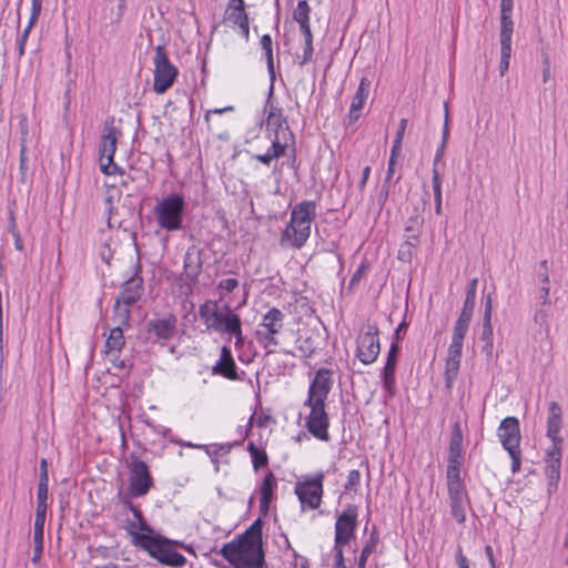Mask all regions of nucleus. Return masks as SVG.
Wrapping results in <instances>:
<instances>
[{
    "mask_svg": "<svg viewBox=\"0 0 568 568\" xmlns=\"http://www.w3.org/2000/svg\"><path fill=\"white\" fill-rule=\"evenodd\" d=\"M138 547L145 550L150 557L158 560L160 564L173 568H181L185 566L186 558L179 551L175 550V546H181L191 550V547L184 546L183 542H179L169 539L162 535L151 536H136Z\"/></svg>",
    "mask_w": 568,
    "mask_h": 568,
    "instance_id": "obj_1",
    "label": "nucleus"
},
{
    "mask_svg": "<svg viewBox=\"0 0 568 568\" xmlns=\"http://www.w3.org/2000/svg\"><path fill=\"white\" fill-rule=\"evenodd\" d=\"M199 316L205 325V332L221 335H226L241 321L229 304L220 305L214 300H206L199 306Z\"/></svg>",
    "mask_w": 568,
    "mask_h": 568,
    "instance_id": "obj_2",
    "label": "nucleus"
},
{
    "mask_svg": "<svg viewBox=\"0 0 568 568\" xmlns=\"http://www.w3.org/2000/svg\"><path fill=\"white\" fill-rule=\"evenodd\" d=\"M184 211V196L174 192L162 197L153 207L158 226L166 232H175L183 229Z\"/></svg>",
    "mask_w": 568,
    "mask_h": 568,
    "instance_id": "obj_3",
    "label": "nucleus"
},
{
    "mask_svg": "<svg viewBox=\"0 0 568 568\" xmlns=\"http://www.w3.org/2000/svg\"><path fill=\"white\" fill-rule=\"evenodd\" d=\"M115 119L108 116L103 123L99 155L100 169L105 175L123 174L124 171L114 163V154L116 152L118 140L122 136L120 128L114 125Z\"/></svg>",
    "mask_w": 568,
    "mask_h": 568,
    "instance_id": "obj_4",
    "label": "nucleus"
},
{
    "mask_svg": "<svg viewBox=\"0 0 568 568\" xmlns=\"http://www.w3.org/2000/svg\"><path fill=\"white\" fill-rule=\"evenodd\" d=\"M144 292V280L142 277V265L138 261L133 265L132 275L126 278L121 285L120 295L115 300L114 308L121 310V304L124 305L122 316L125 321L129 320L131 307L136 304L142 297Z\"/></svg>",
    "mask_w": 568,
    "mask_h": 568,
    "instance_id": "obj_5",
    "label": "nucleus"
},
{
    "mask_svg": "<svg viewBox=\"0 0 568 568\" xmlns=\"http://www.w3.org/2000/svg\"><path fill=\"white\" fill-rule=\"evenodd\" d=\"M285 314L277 307H271L263 316L255 331L257 343L265 349L280 344L277 335L284 328Z\"/></svg>",
    "mask_w": 568,
    "mask_h": 568,
    "instance_id": "obj_6",
    "label": "nucleus"
},
{
    "mask_svg": "<svg viewBox=\"0 0 568 568\" xmlns=\"http://www.w3.org/2000/svg\"><path fill=\"white\" fill-rule=\"evenodd\" d=\"M153 63V91L158 94H163L173 85L179 75V70L169 60L163 45H156Z\"/></svg>",
    "mask_w": 568,
    "mask_h": 568,
    "instance_id": "obj_7",
    "label": "nucleus"
},
{
    "mask_svg": "<svg viewBox=\"0 0 568 568\" xmlns=\"http://www.w3.org/2000/svg\"><path fill=\"white\" fill-rule=\"evenodd\" d=\"M129 465V495L131 497H142L149 494L154 485L148 464L136 455H131Z\"/></svg>",
    "mask_w": 568,
    "mask_h": 568,
    "instance_id": "obj_8",
    "label": "nucleus"
},
{
    "mask_svg": "<svg viewBox=\"0 0 568 568\" xmlns=\"http://www.w3.org/2000/svg\"><path fill=\"white\" fill-rule=\"evenodd\" d=\"M324 473L320 471L312 477H305L304 480L296 483L295 494L302 505L310 509H317L321 506L322 497L324 494Z\"/></svg>",
    "mask_w": 568,
    "mask_h": 568,
    "instance_id": "obj_9",
    "label": "nucleus"
},
{
    "mask_svg": "<svg viewBox=\"0 0 568 568\" xmlns=\"http://www.w3.org/2000/svg\"><path fill=\"white\" fill-rule=\"evenodd\" d=\"M358 507L348 504L337 516L335 521V538L333 549H343L352 539L355 538L357 528Z\"/></svg>",
    "mask_w": 568,
    "mask_h": 568,
    "instance_id": "obj_10",
    "label": "nucleus"
},
{
    "mask_svg": "<svg viewBox=\"0 0 568 568\" xmlns=\"http://www.w3.org/2000/svg\"><path fill=\"white\" fill-rule=\"evenodd\" d=\"M379 331L374 324H367L365 331L357 336L356 356L364 364H373L381 352Z\"/></svg>",
    "mask_w": 568,
    "mask_h": 568,
    "instance_id": "obj_11",
    "label": "nucleus"
},
{
    "mask_svg": "<svg viewBox=\"0 0 568 568\" xmlns=\"http://www.w3.org/2000/svg\"><path fill=\"white\" fill-rule=\"evenodd\" d=\"M225 560L234 568L240 566H260L262 560H257V556L242 539L232 540L222 546L219 551Z\"/></svg>",
    "mask_w": 568,
    "mask_h": 568,
    "instance_id": "obj_12",
    "label": "nucleus"
},
{
    "mask_svg": "<svg viewBox=\"0 0 568 568\" xmlns=\"http://www.w3.org/2000/svg\"><path fill=\"white\" fill-rule=\"evenodd\" d=\"M304 405L311 408L310 415L306 419L307 430L320 440H329V418L325 410V403L316 400V403H304Z\"/></svg>",
    "mask_w": 568,
    "mask_h": 568,
    "instance_id": "obj_13",
    "label": "nucleus"
},
{
    "mask_svg": "<svg viewBox=\"0 0 568 568\" xmlns=\"http://www.w3.org/2000/svg\"><path fill=\"white\" fill-rule=\"evenodd\" d=\"M274 94V85H270L268 95L265 103V111L267 112L266 128L273 130L274 135L277 134L282 140L287 141V136L293 138V133L290 130L287 119L283 114V110L273 104L272 98Z\"/></svg>",
    "mask_w": 568,
    "mask_h": 568,
    "instance_id": "obj_14",
    "label": "nucleus"
},
{
    "mask_svg": "<svg viewBox=\"0 0 568 568\" xmlns=\"http://www.w3.org/2000/svg\"><path fill=\"white\" fill-rule=\"evenodd\" d=\"M178 318L173 313L146 322L145 331L152 343L171 339L176 332Z\"/></svg>",
    "mask_w": 568,
    "mask_h": 568,
    "instance_id": "obj_15",
    "label": "nucleus"
},
{
    "mask_svg": "<svg viewBox=\"0 0 568 568\" xmlns=\"http://www.w3.org/2000/svg\"><path fill=\"white\" fill-rule=\"evenodd\" d=\"M333 383V371L325 367L318 368L310 384L305 404L316 403V400L325 403L332 390Z\"/></svg>",
    "mask_w": 568,
    "mask_h": 568,
    "instance_id": "obj_16",
    "label": "nucleus"
},
{
    "mask_svg": "<svg viewBox=\"0 0 568 568\" xmlns=\"http://www.w3.org/2000/svg\"><path fill=\"white\" fill-rule=\"evenodd\" d=\"M398 353L399 345L397 344V342H393L388 349L386 362L381 374L383 387L388 398H392L396 395L395 371Z\"/></svg>",
    "mask_w": 568,
    "mask_h": 568,
    "instance_id": "obj_17",
    "label": "nucleus"
},
{
    "mask_svg": "<svg viewBox=\"0 0 568 568\" xmlns=\"http://www.w3.org/2000/svg\"><path fill=\"white\" fill-rule=\"evenodd\" d=\"M203 251L196 245H191L187 247L184 260H183V268L185 282L189 285H194L199 282V276L202 272L203 267Z\"/></svg>",
    "mask_w": 568,
    "mask_h": 568,
    "instance_id": "obj_18",
    "label": "nucleus"
},
{
    "mask_svg": "<svg viewBox=\"0 0 568 568\" xmlns=\"http://www.w3.org/2000/svg\"><path fill=\"white\" fill-rule=\"evenodd\" d=\"M498 437L504 449L520 447L519 420L514 416L504 418L498 428Z\"/></svg>",
    "mask_w": 568,
    "mask_h": 568,
    "instance_id": "obj_19",
    "label": "nucleus"
},
{
    "mask_svg": "<svg viewBox=\"0 0 568 568\" xmlns=\"http://www.w3.org/2000/svg\"><path fill=\"white\" fill-rule=\"evenodd\" d=\"M545 475L547 477L548 491L556 490L560 479L561 446H551L546 454Z\"/></svg>",
    "mask_w": 568,
    "mask_h": 568,
    "instance_id": "obj_20",
    "label": "nucleus"
},
{
    "mask_svg": "<svg viewBox=\"0 0 568 568\" xmlns=\"http://www.w3.org/2000/svg\"><path fill=\"white\" fill-rule=\"evenodd\" d=\"M212 374L219 375L230 381H237V366L233 358L232 351L229 346L221 347L220 358L212 367Z\"/></svg>",
    "mask_w": 568,
    "mask_h": 568,
    "instance_id": "obj_21",
    "label": "nucleus"
},
{
    "mask_svg": "<svg viewBox=\"0 0 568 568\" xmlns=\"http://www.w3.org/2000/svg\"><path fill=\"white\" fill-rule=\"evenodd\" d=\"M562 426V410L557 402H551L548 408L547 436L551 439L552 446H561L562 438L559 432Z\"/></svg>",
    "mask_w": 568,
    "mask_h": 568,
    "instance_id": "obj_22",
    "label": "nucleus"
},
{
    "mask_svg": "<svg viewBox=\"0 0 568 568\" xmlns=\"http://www.w3.org/2000/svg\"><path fill=\"white\" fill-rule=\"evenodd\" d=\"M311 235V224H287L282 232L281 244L284 245L286 241L295 248L304 246Z\"/></svg>",
    "mask_w": 568,
    "mask_h": 568,
    "instance_id": "obj_23",
    "label": "nucleus"
},
{
    "mask_svg": "<svg viewBox=\"0 0 568 568\" xmlns=\"http://www.w3.org/2000/svg\"><path fill=\"white\" fill-rule=\"evenodd\" d=\"M450 514L458 524L466 520V509L469 507V497L466 489L448 491Z\"/></svg>",
    "mask_w": 568,
    "mask_h": 568,
    "instance_id": "obj_24",
    "label": "nucleus"
},
{
    "mask_svg": "<svg viewBox=\"0 0 568 568\" xmlns=\"http://www.w3.org/2000/svg\"><path fill=\"white\" fill-rule=\"evenodd\" d=\"M262 527L263 520L261 517L255 519V521L247 528V530L243 534L241 539L245 541L247 546H251V549L254 551V555L257 556V560H264V551L262 547Z\"/></svg>",
    "mask_w": 568,
    "mask_h": 568,
    "instance_id": "obj_25",
    "label": "nucleus"
},
{
    "mask_svg": "<svg viewBox=\"0 0 568 568\" xmlns=\"http://www.w3.org/2000/svg\"><path fill=\"white\" fill-rule=\"evenodd\" d=\"M369 89L371 81L367 78H362L349 106L348 118L351 122H355L359 119V111L363 109L364 103L368 98Z\"/></svg>",
    "mask_w": 568,
    "mask_h": 568,
    "instance_id": "obj_26",
    "label": "nucleus"
},
{
    "mask_svg": "<svg viewBox=\"0 0 568 568\" xmlns=\"http://www.w3.org/2000/svg\"><path fill=\"white\" fill-rule=\"evenodd\" d=\"M316 216V204L313 201H303L294 206L288 224H312Z\"/></svg>",
    "mask_w": 568,
    "mask_h": 568,
    "instance_id": "obj_27",
    "label": "nucleus"
},
{
    "mask_svg": "<svg viewBox=\"0 0 568 568\" xmlns=\"http://www.w3.org/2000/svg\"><path fill=\"white\" fill-rule=\"evenodd\" d=\"M424 225V217L422 214L416 213L408 217L405 223V246L415 247L419 243Z\"/></svg>",
    "mask_w": 568,
    "mask_h": 568,
    "instance_id": "obj_28",
    "label": "nucleus"
},
{
    "mask_svg": "<svg viewBox=\"0 0 568 568\" xmlns=\"http://www.w3.org/2000/svg\"><path fill=\"white\" fill-rule=\"evenodd\" d=\"M321 341L322 337L318 331H310L296 339L297 349L302 353L303 357L310 358L320 348Z\"/></svg>",
    "mask_w": 568,
    "mask_h": 568,
    "instance_id": "obj_29",
    "label": "nucleus"
},
{
    "mask_svg": "<svg viewBox=\"0 0 568 568\" xmlns=\"http://www.w3.org/2000/svg\"><path fill=\"white\" fill-rule=\"evenodd\" d=\"M287 148V141L282 140L281 136L275 134L272 139L271 146L266 150L264 154H254L253 159L263 163L264 165H270L271 162L275 159H278L285 154Z\"/></svg>",
    "mask_w": 568,
    "mask_h": 568,
    "instance_id": "obj_30",
    "label": "nucleus"
},
{
    "mask_svg": "<svg viewBox=\"0 0 568 568\" xmlns=\"http://www.w3.org/2000/svg\"><path fill=\"white\" fill-rule=\"evenodd\" d=\"M463 442H464V435H463L462 423L459 420H456L453 424L452 432H450L447 459L464 460Z\"/></svg>",
    "mask_w": 568,
    "mask_h": 568,
    "instance_id": "obj_31",
    "label": "nucleus"
},
{
    "mask_svg": "<svg viewBox=\"0 0 568 568\" xmlns=\"http://www.w3.org/2000/svg\"><path fill=\"white\" fill-rule=\"evenodd\" d=\"M463 462L459 459H447V491L466 489L465 483L460 477Z\"/></svg>",
    "mask_w": 568,
    "mask_h": 568,
    "instance_id": "obj_32",
    "label": "nucleus"
},
{
    "mask_svg": "<svg viewBox=\"0 0 568 568\" xmlns=\"http://www.w3.org/2000/svg\"><path fill=\"white\" fill-rule=\"evenodd\" d=\"M125 345L123 331L120 326L114 327L110 331V334L105 341V353L109 355L119 354Z\"/></svg>",
    "mask_w": 568,
    "mask_h": 568,
    "instance_id": "obj_33",
    "label": "nucleus"
},
{
    "mask_svg": "<svg viewBox=\"0 0 568 568\" xmlns=\"http://www.w3.org/2000/svg\"><path fill=\"white\" fill-rule=\"evenodd\" d=\"M481 353L488 359H493L494 357V333H493V324L491 323H483V332L480 334Z\"/></svg>",
    "mask_w": 568,
    "mask_h": 568,
    "instance_id": "obj_34",
    "label": "nucleus"
},
{
    "mask_svg": "<svg viewBox=\"0 0 568 568\" xmlns=\"http://www.w3.org/2000/svg\"><path fill=\"white\" fill-rule=\"evenodd\" d=\"M225 20L231 22L233 26H239L248 20L245 7H235L233 3H229L225 10Z\"/></svg>",
    "mask_w": 568,
    "mask_h": 568,
    "instance_id": "obj_35",
    "label": "nucleus"
},
{
    "mask_svg": "<svg viewBox=\"0 0 568 568\" xmlns=\"http://www.w3.org/2000/svg\"><path fill=\"white\" fill-rule=\"evenodd\" d=\"M200 449H203L211 458L212 463H216L219 456L227 455L233 444H210V445H197Z\"/></svg>",
    "mask_w": 568,
    "mask_h": 568,
    "instance_id": "obj_36",
    "label": "nucleus"
},
{
    "mask_svg": "<svg viewBox=\"0 0 568 568\" xmlns=\"http://www.w3.org/2000/svg\"><path fill=\"white\" fill-rule=\"evenodd\" d=\"M432 185H433V192H434V202H435V213L437 215L442 214V176L437 169L432 170Z\"/></svg>",
    "mask_w": 568,
    "mask_h": 568,
    "instance_id": "obj_37",
    "label": "nucleus"
},
{
    "mask_svg": "<svg viewBox=\"0 0 568 568\" xmlns=\"http://www.w3.org/2000/svg\"><path fill=\"white\" fill-rule=\"evenodd\" d=\"M43 535H44V524L42 523H34V530H33V542H34V549H33V557L32 561L37 562L43 552Z\"/></svg>",
    "mask_w": 568,
    "mask_h": 568,
    "instance_id": "obj_38",
    "label": "nucleus"
},
{
    "mask_svg": "<svg viewBox=\"0 0 568 568\" xmlns=\"http://www.w3.org/2000/svg\"><path fill=\"white\" fill-rule=\"evenodd\" d=\"M511 58V39H500V62L499 72L504 77L509 69Z\"/></svg>",
    "mask_w": 568,
    "mask_h": 568,
    "instance_id": "obj_39",
    "label": "nucleus"
},
{
    "mask_svg": "<svg viewBox=\"0 0 568 568\" xmlns=\"http://www.w3.org/2000/svg\"><path fill=\"white\" fill-rule=\"evenodd\" d=\"M459 366L460 359L446 358L444 377L447 388H450L453 386V383L457 377Z\"/></svg>",
    "mask_w": 568,
    "mask_h": 568,
    "instance_id": "obj_40",
    "label": "nucleus"
},
{
    "mask_svg": "<svg viewBox=\"0 0 568 568\" xmlns=\"http://www.w3.org/2000/svg\"><path fill=\"white\" fill-rule=\"evenodd\" d=\"M377 544H378V536L373 532L369 537V540L365 544V546L363 547V549L361 551L358 562H357V568L366 567L367 559L371 556V554L376 549Z\"/></svg>",
    "mask_w": 568,
    "mask_h": 568,
    "instance_id": "obj_41",
    "label": "nucleus"
},
{
    "mask_svg": "<svg viewBox=\"0 0 568 568\" xmlns=\"http://www.w3.org/2000/svg\"><path fill=\"white\" fill-rule=\"evenodd\" d=\"M277 486L276 478L272 471H268L262 481L260 487L261 498L273 499L274 490Z\"/></svg>",
    "mask_w": 568,
    "mask_h": 568,
    "instance_id": "obj_42",
    "label": "nucleus"
},
{
    "mask_svg": "<svg viewBox=\"0 0 568 568\" xmlns=\"http://www.w3.org/2000/svg\"><path fill=\"white\" fill-rule=\"evenodd\" d=\"M311 14V7L306 0H300L293 11V20L300 24L308 23Z\"/></svg>",
    "mask_w": 568,
    "mask_h": 568,
    "instance_id": "obj_43",
    "label": "nucleus"
},
{
    "mask_svg": "<svg viewBox=\"0 0 568 568\" xmlns=\"http://www.w3.org/2000/svg\"><path fill=\"white\" fill-rule=\"evenodd\" d=\"M538 278L540 282L539 287V298L541 301L542 306H550L551 302L549 298L550 285H549V274L547 272H539Z\"/></svg>",
    "mask_w": 568,
    "mask_h": 568,
    "instance_id": "obj_44",
    "label": "nucleus"
},
{
    "mask_svg": "<svg viewBox=\"0 0 568 568\" xmlns=\"http://www.w3.org/2000/svg\"><path fill=\"white\" fill-rule=\"evenodd\" d=\"M361 485V473L357 469H352L347 475V480L344 485V493H357Z\"/></svg>",
    "mask_w": 568,
    "mask_h": 568,
    "instance_id": "obj_45",
    "label": "nucleus"
},
{
    "mask_svg": "<svg viewBox=\"0 0 568 568\" xmlns=\"http://www.w3.org/2000/svg\"><path fill=\"white\" fill-rule=\"evenodd\" d=\"M514 32V22L511 14H500V39H511Z\"/></svg>",
    "mask_w": 568,
    "mask_h": 568,
    "instance_id": "obj_46",
    "label": "nucleus"
},
{
    "mask_svg": "<svg viewBox=\"0 0 568 568\" xmlns=\"http://www.w3.org/2000/svg\"><path fill=\"white\" fill-rule=\"evenodd\" d=\"M470 322H471V320L458 316V318L454 325L452 338L465 339V336L468 332Z\"/></svg>",
    "mask_w": 568,
    "mask_h": 568,
    "instance_id": "obj_47",
    "label": "nucleus"
},
{
    "mask_svg": "<svg viewBox=\"0 0 568 568\" xmlns=\"http://www.w3.org/2000/svg\"><path fill=\"white\" fill-rule=\"evenodd\" d=\"M476 304V296L466 295L463 304V308L459 313L460 317L471 320L474 308Z\"/></svg>",
    "mask_w": 568,
    "mask_h": 568,
    "instance_id": "obj_48",
    "label": "nucleus"
},
{
    "mask_svg": "<svg viewBox=\"0 0 568 568\" xmlns=\"http://www.w3.org/2000/svg\"><path fill=\"white\" fill-rule=\"evenodd\" d=\"M131 513H132V515L134 517V521L138 523V527H139L140 531H146V532H152L153 534V529L148 524V521L144 518V515H143V513H142V510H141V508L139 506L134 510H132Z\"/></svg>",
    "mask_w": 568,
    "mask_h": 568,
    "instance_id": "obj_49",
    "label": "nucleus"
},
{
    "mask_svg": "<svg viewBox=\"0 0 568 568\" xmlns=\"http://www.w3.org/2000/svg\"><path fill=\"white\" fill-rule=\"evenodd\" d=\"M229 341H231L232 337L235 338V347L242 348L244 345V335L242 329V321H240L227 334Z\"/></svg>",
    "mask_w": 568,
    "mask_h": 568,
    "instance_id": "obj_50",
    "label": "nucleus"
},
{
    "mask_svg": "<svg viewBox=\"0 0 568 568\" xmlns=\"http://www.w3.org/2000/svg\"><path fill=\"white\" fill-rule=\"evenodd\" d=\"M511 458V473L520 471L521 467V450L520 447L506 449Z\"/></svg>",
    "mask_w": 568,
    "mask_h": 568,
    "instance_id": "obj_51",
    "label": "nucleus"
},
{
    "mask_svg": "<svg viewBox=\"0 0 568 568\" xmlns=\"http://www.w3.org/2000/svg\"><path fill=\"white\" fill-rule=\"evenodd\" d=\"M399 155H400V151L390 149V155H389V160H388L386 178L384 180L385 184H388L390 182L392 176L395 172L396 161Z\"/></svg>",
    "mask_w": 568,
    "mask_h": 568,
    "instance_id": "obj_52",
    "label": "nucleus"
},
{
    "mask_svg": "<svg viewBox=\"0 0 568 568\" xmlns=\"http://www.w3.org/2000/svg\"><path fill=\"white\" fill-rule=\"evenodd\" d=\"M407 122H408L407 119H402L399 121V125L397 128L396 135H395V139H394V142H393L392 149L398 150V151L402 150V143H403L405 130H406V126H407Z\"/></svg>",
    "mask_w": 568,
    "mask_h": 568,
    "instance_id": "obj_53",
    "label": "nucleus"
},
{
    "mask_svg": "<svg viewBox=\"0 0 568 568\" xmlns=\"http://www.w3.org/2000/svg\"><path fill=\"white\" fill-rule=\"evenodd\" d=\"M125 529L128 534L132 537V542L138 547V541L135 539L136 536H151L152 532L139 531L138 523L134 520H126Z\"/></svg>",
    "mask_w": 568,
    "mask_h": 568,
    "instance_id": "obj_54",
    "label": "nucleus"
},
{
    "mask_svg": "<svg viewBox=\"0 0 568 568\" xmlns=\"http://www.w3.org/2000/svg\"><path fill=\"white\" fill-rule=\"evenodd\" d=\"M42 8V0H31V14L27 27L32 29L37 23Z\"/></svg>",
    "mask_w": 568,
    "mask_h": 568,
    "instance_id": "obj_55",
    "label": "nucleus"
},
{
    "mask_svg": "<svg viewBox=\"0 0 568 568\" xmlns=\"http://www.w3.org/2000/svg\"><path fill=\"white\" fill-rule=\"evenodd\" d=\"M252 464L255 470L267 466L268 464V457L265 450L260 449L256 454H254L252 457Z\"/></svg>",
    "mask_w": 568,
    "mask_h": 568,
    "instance_id": "obj_56",
    "label": "nucleus"
},
{
    "mask_svg": "<svg viewBox=\"0 0 568 568\" xmlns=\"http://www.w3.org/2000/svg\"><path fill=\"white\" fill-rule=\"evenodd\" d=\"M313 53H314L313 40L304 41L303 55H302V60L298 62V64L301 67H303V65L307 64L308 62H311L313 59Z\"/></svg>",
    "mask_w": 568,
    "mask_h": 568,
    "instance_id": "obj_57",
    "label": "nucleus"
},
{
    "mask_svg": "<svg viewBox=\"0 0 568 568\" xmlns=\"http://www.w3.org/2000/svg\"><path fill=\"white\" fill-rule=\"evenodd\" d=\"M239 286V281L236 278H225L219 282L216 288L219 291H224L226 293L233 292Z\"/></svg>",
    "mask_w": 568,
    "mask_h": 568,
    "instance_id": "obj_58",
    "label": "nucleus"
},
{
    "mask_svg": "<svg viewBox=\"0 0 568 568\" xmlns=\"http://www.w3.org/2000/svg\"><path fill=\"white\" fill-rule=\"evenodd\" d=\"M368 266L365 263H362L355 273L352 275L349 280V288H354L362 280L363 275L366 273Z\"/></svg>",
    "mask_w": 568,
    "mask_h": 568,
    "instance_id": "obj_59",
    "label": "nucleus"
},
{
    "mask_svg": "<svg viewBox=\"0 0 568 568\" xmlns=\"http://www.w3.org/2000/svg\"><path fill=\"white\" fill-rule=\"evenodd\" d=\"M264 55H265V60H266L267 72H268L270 79H271V84H273L274 80H275L273 49L265 50Z\"/></svg>",
    "mask_w": 568,
    "mask_h": 568,
    "instance_id": "obj_60",
    "label": "nucleus"
},
{
    "mask_svg": "<svg viewBox=\"0 0 568 568\" xmlns=\"http://www.w3.org/2000/svg\"><path fill=\"white\" fill-rule=\"evenodd\" d=\"M232 111H234V106H232V105H227L225 108H216V109L207 110L204 114V120L207 124V129L211 130L210 120H211L212 114H222V113L232 112Z\"/></svg>",
    "mask_w": 568,
    "mask_h": 568,
    "instance_id": "obj_61",
    "label": "nucleus"
},
{
    "mask_svg": "<svg viewBox=\"0 0 568 568\" xmlns=\"http://www.w3.org/2000/svg\"><path fill=\"white\" fill-rule=\"evenodd\" d=\"M491 314H493V298L491 295L488 294L484 304V316L483 323H491Z\"/></svg>",
    "mask_w": 568,
    "mask_h": 568,
    "instance_id": "obj_62",
    "label": "nucleus"
},
{
    "mask_svg": "<svg viewBox=\"0 0 568 568\" xmlns=\"http://www.w3.org/2000/svg\"><path fill=\"white\" fill-rule=\"evenodd\" d=\"M47 509H48L47 503L37 501L34 523H42V524L45 523Z\"/></svg>",
    "mask_w": 568,
    "mask_h": 568,
    "instance_id": "obj_63",
    "label": "nucleus"
},
{
    "mask_svg": "<svg viewBox=\"0 0 568 568\" xmlns=\"http://www.w3.org/2000/svg\"><path fill=\"white\" fill-rule=\"evenodd\" d=\"M455 560H456L457 568H469V560L464 555L463 548L460 546H457Z\"/></svg>",
    "mask_w": 568,
    "mask_h": 568,
    "instance_id": "obj_64",
    "label": "nucleus"
}]
</instances>
